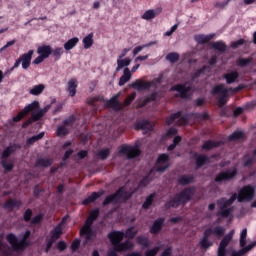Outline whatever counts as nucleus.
<instances>
[{
  "label": "nucleus",
  "mask_w": 256,
  "mask_h": 256,
  "mask_svg": "<svg viewBox=\"0 0 256 256\" xmlns=\"http://www.w3.org/2000/svg\"><path fill=\"white\" fill-rule=\"evenodd\" d=\"M250 107H252L251 103H247L244 107H237L233 112L234 117H239V115H243L245 109H249Z\"/></svg>",
  "instance_id": "obj_56"
},
{
  "label": "nucleus",
  "mask_w": 256,
  "mask_h": 256,
  "mask_svg": "<svg viewBox=\"0 0 256 256\" xmlns=\"http://www.w3.org/2000/svg\"><path fill=\"white\" fill-rule=\"evenodd\" d=\"M225 231L226 229L223 226H215L213 228H208L205 230V232H207V234H209L210 237L211 235H213L217 239H221V237H225Z\"/></svg>",
  "instance_id": "obj_19"
},
{
  "label": "nucleus",
  "mask_w": 256,
  "mask_h": 256,
  "mask_svg": "<svg viewBox=\"0 0 256 256\" xmlns=\"http://www.w3.org/2000/svg\"><path fill=\"white\" fill-rule=\"evenodd\" d=\"M155 173V168H152L149 171V174L147 176H145L143 179L140 180L139 182V187H147V185H149V183H151V181H153V174Z\"/></svg>",
  "instance_id": "obj_34"
},
{
  "label": "nucleus",
  "mask_w": 256,
  "mask_h": 256,
  "mask_svg": "<svg viewBox=\"0 0 256 256\" xmlns=\"http://www.w3.org/2000/svg\"><path fill=\"white\" fill-rule=\"evenodd\" d=\"M220 145H221V142L219 141L207 140L203 143L202 149L204 151H211V149H216Z\"/></svg>",
  "instance_id": "obj_35"
},
{
  "label": "nucleus",
  "mask_w": 256,
  "mask_h": 256,
  "mask_svg": "<svg viewBox=\"0 0 256 256\" xmlns=\"http://www.w3.org/2000/svg\"><path fill=\"white\" fill-rule=\"evenodd\" d=\"M63 53H65V51L62 47H58L52 50V55L55 61H59V59H61V57L63 56Z\"/></svg>",
  "instance_id": "obj_52"
},
{
  "label": "nucleus",
  "mask_w": 256,
  "mask_h": 256,
  "mask_svg": "<svg viewBox=\"0 0 256 256\" xmlns=\"http://www.w3.org/2000/svg\"><path fill=\"white\" fill-rule=\"evenodd\" d=\"M133 247H135V245H133V243H131L129 240H126L125 242H120L118 245H116L114 250L118 253H123L133 249Z\"/></svg>",
  "instance_id": "obj_26"
},
{
  "label": "nucleus",
  "mask_w": 256,
  "mask_h": 256,
  "mask_svg": "<svg viewBox=\"0 0 256 256\" xmlns=\"http://www.w3.org/2000/svg\"><path fill=\"white\" fill-rule=\"evenodd\" d=\"M207 69H209V66H203L201 69L194 72L191 75L192 80L199 79V77H201V75H203V73H205V71H207Z\"/></svg>",
  "instance_id": "obj_57"
},
{
  "label": "nucleus",
  "mask_w": 256,
  "mask_h": 256,
  "mask_svg": "<svg viewBox=\"0 0 256 256\" xmlns=\"http://www.w3.org/2000/svg\"><path fill=\"white\" fill-rule=\"evenodd\" d=\"M63 235V227H61V224H58L52 231H51V239L54 241H57V239H60Z\"/></svg>",
  "instance_id": "obj_38"
},
{
  "label": "nucleus",
  "mask_w": 256,
  "mask_h": 256,
  "mask_svg": "<svg viewBox=\"0 0 256 256\" xmlns=\"http://www.w3.org/2000/svg\"><path fill=\"white\" fill-rule=\"evenodd\" d=\"M233 235H235V230H231L223 237L218 247L217 256H227V246L233 240Z\"/></svg>",
  "instance_id": "obj_11"
},
{
  "label": "nucleus",
  "mask_w": 256,
  "mask_h": 256,
  "mask_svg": "<svg viewBox=\"0 0 256 256\" xmlns=\"http://www.w3.org/2000/svg\"><path fill=\"white\" fill-rule=\"evenodd\" d=\"M43 91H45V85L43 84H38L35 85L32 89H30L29 93L30 95H41V93H43Z\"/></svg>",
  "instance_id": "obj_44"
},
{
  "label": "nucleus",
  "mask_w": 256,
  "mask_h": 256,
  "mask_svg": "<svg viewBox=\"0 0 256 256\" xmlns=\"http://www.w3.org/2000/svg\"><path fill=\"white\" fill-rule=\"evenodd\" d=\"M37 53L45 59H49V56L53 53V48L50 45H42L37 48Z\"/></svg>",
  "instance_id": "obj_25"
},
{
  "label": "nucleus",
  "mask_w": 256,
  "mask_h": 256,
  "mask_svg": "<svg viewBox=\"0 0 256 256\" xmlns=\"http://www.w3.org/2000/svg\"><path fill=\"white\" fill-rule=\"evenodd\" d=\"M178 184L182 185L183 187H185V185H191V183H193V181H195V176L190 175H182L178 178Z\"/></svg>",
  "instance_id": "obj_36"
},
{
  "label": "nucleus",
  "mask_w": 256,
  "mask_h": 256,
  "mask_svg": "<svg viewBox=\"0 0 256 256\" xmlns=\"http://www.w3.org/2000/svg\"><path fill=\"white\" fill-rule=\"evenodd\" d=\"M136 243L138 245H142V247H146V248L150 247V245H151V242L149 241V238L144 237V236H138L136 238Z\"/></svg>",
  "instance_id": "obj_50"
},
{
  "label": "nucleus",
  "mask_w": 256,
  "mask_h": 256,
  "mask_svg": "<svg viewBox=\"0 0 256 256\" xmlns=\"http://www.w3.org/2000/svg\"><path fill=\"white\" fill-rule=\"evenodd\" d=\"M101 197V193L99 192H92L90 196L83 200L82 204L89 205L90 203H95L97 199Z\"/></svg>",
  "instance_id": "obj_40"
},
{
  "label": "nucleus",
  "mask_w": 256,
  "mask_h": 256,
  "mask_svg": "<svg viewBox=\"0 0 256 256\" xmlns=\"http://www.w3.org/2000/svg\"><path fill=\"white\" fill-rule=\"evenodd\" d=\"M111 155V149L110 148H103L97 153V157L101 159V161L107 160V158Z\"/></svg>",
  "instance_id": "obj_46"
},
{
  "label": "nucleus",
  "mask_w": 256,
  "mask_h": 256,
  "mask_svg": "<svg viewBox=\"0 0 256 256\" xmlns=\"http://www.w3.org/2000/svg\"><path fill=\"white\" fill-rule=\"evenodd\" d=\"M119 153L120 155H126L127 159H135L141 155V149L137 145L123 144L119 149Z\"/></svg>",
  "instance_id": "obj_9"
},
{
  "label": "nucleus",
  "mask_w": 256,
  "mask_h": 256,
  "mask_svg": "<svg viewBox=\"0 0 256 256\" xmlns=\"http://www.w3.org/2000/svg\"><path fill=\"white\" fill-rule=\"evenodd\" d=\"M255 197V187L252 185L244 186L237 196V193H234L230 199L225 197L217 200L218 211L216 213L217 217L222 219H228V217L233 213L234 209L231 207L238 200V203H243V201H253Z\"/></svg>",
  "instance_id": "obj_1"
},
{
  "label": "nucleus",
  "mask_w": 256,
  "mask_h": 256,
  "mask_svg": "<svg viewBox=\"0 0 256 256\" xmlns=\"http://www.w3.org/2000/svg\"><path fill=\"white\" fill-rule=\"evenodd\" d=\"M37 109H39V101H34L31 104H28L16 116L13 117L14 123H19L23 117L29 115V113L33 111H37Z\"/></svg>",
  "instance_id": "obj_10"
},
{
  "label": "nucleus",
  "mask_w": 256,
  "mask_h": 256,
  "mask_svg": "<svg viewBox=\"0 0 256 256\" xmlns=\"http://www.w3.org/2000/svg\"><path fill=\"white\" fill-rule=\"evenodd\" d=\"M153 201H155V193H152L146 197V200L142 204V209H149V207L153 205Z\"/></svg>",
  "instance_id": "obj_49"
},
{
  "label": "nucleus",
  "mask_w": 256,
  "mask_h": 256,
  "mask_svg": "<svg viewBox=\"0 0 256 256\" xmlns=\"http://www.w3.org/2000/svg\"><path fill=\"white\" fill-rule=\"evenodd\" d=\"M75 121H76L75 116H74V115H71V116H69L67 119H65V120L63 121V125H64L65 127H73V125L75 124Z\"/></svg>",
  "instance_id": "obj_60"
},
{
  "label": "nucleus",
  "mask_w": 256,
  "mask_h": 256,
  "mask_svg": "<svg viewBox=\"0 0 256 256\" xmlns=\"http://www.w3.org/2000/svg\"><path fill=\"white\" fill-rule=\"evenodd\" d=\"M82 43L84 45V49H91V47H93V33H90L84 37Z\"/></svg>",
  "instance_id": "obj_42"
},
{
  "label": "nucleus",
  "mask_w": 256,
  "mask_h": 256,
  "mask_svg": "<svg viewBox=\"0 0 256 256\" xmlns=\"http://www.w3.org/2000/svg\"><path fill=\"white\" fill-rule=\"evenodd\" d=\"M77 87H79V82L75 78H71L66 87L69 97H75L77 95Z\"/></svg>",
  "instance_id": "obj_21"
},
{
  "label": "nucleus",
  "mask_w": 256,
  "mask_h": 256,
  "mask_svg": "<svg viewBox=\"0 0 256 256\" xmlns=\"http://www.w3.org/2000/svg\"><path fill=\"white\" fill-rule=\"evenodd\" d=\"M254 247H256V240L248 244L246 247L238 250L237 252H233L231 256H243L245 253H249V251H251V249Z\"/></svg>",
  "instance_id": "obj_33"
},
{
  "label": "nucleus",
  "mask_w": 256,
  "mask_h": 256,
  "mask_svg": "<svg viewBox=\"0 0 256 256\" xmlns=\"http://www.w3.org/2000/svg\"><path fill=\"white\" fill-rule=\"evenodd\" d=\"M162 11L163 9L161 8L147 10L143 13L142 19H144L145 21H151V19H155L157 15H161Z\"/></svg>",
  "instance_id": "obj_24"
},
{
  "label": "nucleus",
  "mask_w": 256,
  "mask_h": 256,
  "mask_svg": "<svg viewBox=\"0 0 256 256\" xmlns=\"http://www.w3.org/2000/svg\"><path fill=\"white\" fill-rule=\"evenodd\" d=\"M1 165L3 167V169H5L8 173H11V171H13V169H15V165H13V163H7L6 160H2L1 161Z\"/></svg>",
  "instance_id": "obj_59"
},
{
  "label": "nucleus",
  "mask_w": 256,
  "mask_h": 256,
  "mask_svg": "<svg viewBox=\"0 0 256 256\" xmlns=\"http://www.w3.org/2000/svg\"><path fill=\"white\" fill-rule=\"evenodd\" d=\"M56 135L58 137H65L66 135H69V129L63 124L62 126L57 128Z\"/></svg>",
  "instance_id": "obj_55"
},
{
  "label": "nucleus",
  "mask_w": 256,
  "mask_h": 256,
  "mask_svg": "<svg viewBox=\"0 0 256 256\" xmlns=\"http://www.w3.org/2000/svg\"><path fill=\"white\" fill-rule=\"evenodd\" d=\"M90 233H93V229H91L90 225L84 224L80 230V235H89Z\"/></svg>",
  "instance_id": "obj_64"
},
{
  "label": "nucleus",
  "mask_w": 256,
  "mask_h": 256,
  "mask_svg": "<svg viewBox=\"0 0 256 256\" xmlns=\"http://www.w3.org/2000/svg\"><path fill=\"white\" fill-rule=\"evenodd\" d=\"M29 237H31V231L27 230L20 241H18L17 236L13 233L8 234L6 239L14 251H25V248L31 245V241L28 240Z\"/></svg>",
  "instance_id": "obj_3"
},
{
  "label": "nucleus",
  "mask_w": 256,
  "mask_h": 256,
  "mask_svg": "<svg viewBox=\"0 0 256 256\" xmlns=\"http://www.w3.org/2000/svg\"><path fill=\"white\" fill-rule=\"evenodd\" d=\"M108 239L111 242V245L115 247L116 245L120 244L123 239H125V232L114 230L108 233Z\"/></svg>",
  "instance_id": "obj_14"
},
{
  "label": "nucleus",
  "mask_w": 256,
  "mask_h": 256,
  "mask_svg": "<svg viewBox=\"0 0 256 256\" xmlns=\"http://www.w3.org/2000/svg\"><path fill=\"white\" fill-rule=\"evenodd\" d=\"M43 137H45V132H40L38 135H34V136L28 138L26 143H27V145L31 146L34 143H37V141H40V139H42Z\"/></svg>",
  "instance_id": "obj_48"
},
{
  "label": "nucleus",
  "mask_w": 256,
  "mask_h": 256,
  "mask_svg": "<svg viewBox=\"0 0 256 256\" xmlns=\"http://www.w3.org/2000/svg\"><path fill=\"white\" fill-rule=\"evenodd\" d=\"M195 195V187L184 188L180 193L174 195V198L165 203L166 209H177L180 205H187Z\"/></svg>",
  "instance_id": "obj_2"
},
{
  "label": "nucleus",
  "mask_w": 256,
  "mask_h": 256,
  "mask_svg": "<svg viewBox=\"0 0 256 256\" xmlns=\"http://www.w3.org/2000/svg\"><path fill=\"white\" fill-rule=\"evenodd\" d=\"M196 168L197 169H201V167H203L204 165H207V163H209V156L205 155V154H200L198 156H196Z\"/></svg>",
  "instance_id": "obj_32"
},
{
  "label": "nucleus",
  "mask_w": 256,
  "mask_h": 256,
  "mask_svg": "<svg viewBox=\"0 0 256 256\" xmlns=\"http://www.w3.org/2000/svg\"><path fill=\"white\" fill-rule=\"evenodd\" d=\"M247 245V228H244L240 234V247H242V249H245V246Z\"/></svg>",
  "instance_id": "obj_51"
},
{
  "label": "nucleus",
  "mask_w": 256,
  "mask_h": 256,
  "mask_svg": "<svg viewBox=\"0 0 256 256\" xmlns=\"http://www.w3.org/2000/svg\"><path fill=\"white\" fill-rule=\"evenodd\" d=\"M212 39H215V34H197L194 36V41H196V43H198V45H205L207 43H209V41H211Z\"/></svg>",
  "instance_id": "obj_23"
},
{
  "label": "nucleus",
  "mask_w": 256,
  "mask_h": 256,
  "mask_svg": "<svg viewBox=\"0 0 256 256\" xmlns=\"http://www.w3.org/2000/svg\"><path fill=\"white\" fill-rule=\"evenodd\" d=\"M132 194L125 190L124 187H120L115 193L106 196L104 201L102 202L103 207H107V205H117L121 199L124 201H129L131 199Z\"/></svg>",
  "instance_id": "obj_4"
},
{
  "label": "nucleus",
  "mask_w": 256,
  "mask_h": 256,
  "mask_svg": "<svg viewBox=\"0 0 256 256\" xmlns=\"http://www.w3.org/2000/svg\"><path fill=\"white\" fill-rule=\"evenodd\" d=\"M191 117L193 114L185 113L183 114L182 111H178L176 113L171 114L168 118H166V125H173L176 119H178V125H189V121H191Z\"/></svg>",
  "instance_id": "obj_8"
},
{
  "label": "nucleus",
  "mask_w": 256,
  "mask_h": 256,
  "mask_svg": "<svg viewBox=\"0 0 256 256\" xmlns=\"http://www.w3.org/2000/svg\"><path fill=\"white\" fill-rule=\"evenodd\" d=\"M53 162V158H38L36 159L35 167H51V165H53Z\"/></svg>",
  "instance_id": "obj_29"
},
{
  "label": "nucleus",
  "mask_w": 256,
  "mask_h": 256,
  "mask_svg": "<svg viewBox=\"0 0 256 256\" xmlns=\"http://www.w3.org/2000/svg\"><path fill=\"white\" fill-rule=\"evenodd\" d=\"M167 169H169V154H160L157 158L154 171H157L158 173H165Z\"/></svg>",
  "instance_id": "obj_12"
},
{
  "label": "nucleus",
  "mask_w": 256,
  "mask_h": 256,
  "mask_svg": "<svg viewBox=\"0 0 256 256\" xmlns=\"http://www.w3.org/2000/svg\"><path fill=\"white\" fill-rule=\"evenodd\" d=\"M223 79H225L227 85H233V83H238L239 81V72L232 70L223 74Z\"/></svg>",
  "instance_id": "obj_20"
},
{
  "label": "nucleus",
  "mask_w": 256,
  "mask_h": 256,
  "mask_svg": "<svg viewBox=\"0 0 256 256\" xmlns=\"http://www.w3.org/2000/svg\"><path fill=\"white\" fill-rule=\"evenodd\" d=\"M166 60L171 63H177V61H179V54L177 52H171L167 54Z\"/></svg>",
  "instance_id": "obj_58"
},
{
  "label": "nucleus",
  "mask_w": 256,
  "mask_h": 256,
  "mask_svg": "<svg viewBox=\"0 0 256 256\" xmlns=\"http://www.w3.org/2000/svg\"><path fill=\"white\" fill-rule=\"evenodd\" d=\"M170 91H177L175 97H181V99H187V93L191 91V86H187V84H176L170 88Z\"/></svg>",
  "instance_id": "obj_13"
},
{
  "label": "nucleus",
  "mask_w": 256,
  "mask_h": 256,
  "mask_svg": "<svg viewBox=\"0 0 256 256\" xmlns=\"http://www.w3.org/2000/svg\"><path fill=\"white\" fill-rule=\"evenodd\" d=\"M77 43H79V38L74 37L72 39H69L65 44H64V49L65 51H71L74 47L77 46Z\"/></svg>",
  "instance_id": "obj_41"
},
{
  "label": "nucleus",
  "mask_w": 256,
  "mask_h": 256,
  "mask_svg": "<svg viewBox=\"0 0 256 256\" xmlns=\"http://www.w3.org/2000/svg\"><path fill=\"white\" fill-rule=\"evenodd\" d=\"M44 116H45V114H43V112L41 110H39L38 112L32 113L31 119L35 123L37 121H40Z\"/></svg>",
  "instance_id": "obj_62"
},
{
  "label": "nucleus",
  "mask_w": 256,
  "mask_h": 256,
  "mask_svg": "<svg viewBox=\"0 0 256 256\" xmlns=\"http://www.w3.org/2000/svg\"><path fill=\"white\" fill-rule=\"evenodd\" d=\"M253 63V58H243V57H239L236 60V65L237 67H249L250 64Z\"/></svg>",
  "instance_id": "obj_39"
},
{
  "label": "nucleus",
  "mask_w": 256,
  "mask_h": 256,
  "mask_svg": "<svg viewBox=\"0 0 256 256\" xmlns=\"http://www.w3.org/2000/svg\"><path fill=\"white\" fill-rule=\"evenodd\" d=\"M210 47L219 53H225V51H227V44L223 42V40L212 42Z\"/></svg>",
  "instance_id": "obj_28"
},
{
  "label": "nucleus",
  "mask_w": 256,
  "mask_h": 256,
  "mask_svg": "<svg viewBox=\"0 0 256 256\" xmlns=\"http://www.w3.org/2000/svg\"><path fill=\"white\" fill-rule=\"evenodd\" d=\"M21 149V144L19 143H10L8 147H6L2 152V159H9L13 153L19 151Z\"/></svg>",
  "instance_id": "obj_16"
},
{
  "label": "nucleus",
  "mask_w": 256,
  "mask_h": 256,
  "mask_svg": "<svg viewBox=\"0 0 256 256\" xmlns=\"http://www.w3.org/2000/svg\"><path fill=\"white\" fill-rule=\"evenodd\" d=\"M152 101H157V92H153L151 95L146 97L140 104V107H146V105H149V103H152Z\"/></svg>",
  "instance_id": "obj_47"
},
{
  "label": "nucleus",
  "mask_w": 256,
  "mask_h": 256,
  "mask_svg": "<svg viewBox=\"0 0 256 256\" xmlns=\"http://www.w3.org/2000/svg\"><path fill=\"white\" fill-rule=\"evenodd\" d=\"M135 229V227H130V228H128L127 230H126V233L124 234V237L126 238V239H135V237H136V235H137V233H138V231L137 230H134Z\"/></svg>",
  "instance_id": "obj_53"
},
{
  "label": "nucleus",
  "mask_w": 256,
  "mask_h": 256,
  "mask_svg": "<svg viewBox=\"0 0 256 256\" xmlns=\"http://www.w3.org/2000/svg\"><path fill=\"white\" fill-rule=\"evenodd\" d=\"M243 163V167H251L255 161V158L250 157L249 154H246L243 156L242 158Z\"/></svg>",
  "instance_id": "obj_54"
},
{
  "label": "nucleus",
  "mask_w": 256,
  "mask_h": 256,
  "mask_svg": "<svg viewBox=\"0 0 256 256\" xmlns=\"http://www.w3.org/2000/svg\"><path fill=\"white\" fill-rule=\"evenodd\" d=\"M23 205V202L21 200H17V199H9L7 200L4 205L3 208L7 209L8 211H13V209H21V206Z\"/></svg>",
  "instance_id": "obj_22"
},
{
  "label": "nucleus",
  "mask_w": 256,
  "mask_h": 256,
  "mask_svg": "<svg viewBox=\"0 0 256 256\" xmlns=\"http://www.w3.org/2000/svg\"><path fill=\"white\" fill-rule=\"evenodd\" d=\"M106 106H108L109 109H113V111H121V109H123V106H121V102H119L117 96H113L111 100H108L106 102Z\"/></svg>",
  "instance_id": "obj_27"
},
{
  "label": "nucleus",
  "mask_w": 256,
  "mask_h": 256,
  "mask_svg": "<svg viewBox=\"0 0 256 256\" xmlns=\"http://www.w3.org/2000/svg\"><path fill=\"white\" fill-rule=\"evenodd\" d=\"M130 79H131V70H129V68H125L124 74L120 77L118 85L120 87H123V85H125V83H128Z\"/></svg>",
  "instance_id": "obj_37"
},
{
  "label": "nucleus",
  "mask_w": 256,
  "mask_h": 256,
  "mask_svg": "<svg viewBox=\"0 0 256 256\" xmlns=\"http://www.w3.org/2000/svg\"><path fill=\"white\" fill-rule=\"evenodd\" d=\"M211 95H220L218 98V107H225L229 102V90L225 87V84H217L211 90Z\"/></svg>",
  "instance_id": "obj_5"
},
{
  "label": "nucleus",
  "mask_w": 256,
  "mask_h": 256,
  "mask_svg": "<svg viewBox=\"0 0 256 256\" xmlns=\"http://www.w3.org/2000/svg\"><path fill=\"white\" fill-rule=\"evenodd\" d=\"M237 175H238L237 167H233L216 174L214 181L215 183H218V185H222V183H228L229 181H234V179L237 178Z\"/></svg>",
  "instance_id": "obj_7"
},
{
  "label": "nucleus",
  "mask_w": 256,
  "mask_h": 256,
  "mask_svg": "<svg viewBox=\"0 0 256 256\" xmlns=\"http://www.w3.org/2000/svg\"><path fill=\"white\" fill-rule=\"evenodd\" d=\"M210 237L211 236L209 234H207V232L204 231V236L199 242L201 249L207 250V249H209V247H213V242H211L209 240Z\"/></svg>",
  "instance_id": "obj_31"
},
{
  "label": "nucleus",
  "mask_w": 256,
  "mask_h": 256,
  "mask_svg": "<svg viewBox=\"0 0 256 256\" xmlns=\"http://www.w3.org/2000/svg\"><path fill=\"white\" fill-rule=\"evenodd\" d=\"M159 251H161V247L155 246L154 248L147 250L145 252V256H157V253H159Z\"/></svg>",
  "instance_id": "obj_63"
},
{
  "label": "nucleus",
  "mask_w": 256,
  "mask_h": 256,
  "mask_svg": "<svg viewBox=\"0 0 256 256\" xmlns=\"http://www.w3.org/2000/svg\"><path fill=\"white\" fill-rule=\"evenodd\" d=\"M135 131H145L144 133H148V131H153V125L149 120H140L134 125Z\"/></svg>",
  "instance_id": "obj_18"
},
{
  "label": "nucleus",
  "mask_w": 256,
  "mask_h": 256,
  "mask_svg": "<svg viewBox=\"0 0 256 256\" xmlns=\"http://www.w3.org/2000/svg\"><path fill=\"white\" fill-rule=\"evenodd\" d=\"M33 217V210L31 208L26 209V211L23 214V219L25 223H29V221H32L31 218Z\"/></svg>",
  "instance_id": "obj_61"
},
{
  "label": "nucleus",
  "mask_w": 256,
  "mask_h": 256,
  "mask_svg": "<svg viewBox=\"0 0 256 256\" xmlns=\"http://www.w3.org/2000/svg\"><path fill=\"white\" fill-rule=\"evenodd\" d=\"M98 218H99V208H96L90 212L84 224L90 225V227H92L93 223H95V221H97Z\"/></svg>",
  "instance_id": "obj_30"
},
{
  "label": "nucleus",
  "mask_w": 256,
  "mask_h": 256,
  "mask_svg": "<svg viewBox=\"0 0 256 256\" xmlns=\"http://www.w3.org/2000/svg\"><path fill=\"white\" fill-rule=\"evenodd\" d=\"M163 227H165V218H157L152 226H150V233L151 235H159L161 231L163 230Z\"/></svg>",
  "instance_id": "obj_15"
},
{
  "label": "nucleus",
  "mask_w": 256,
  "mask_h": 256,
  "mask_svg": "<svg viewBox=\"0 0 256 256\" xmlns=\"http://www.w3.org/2000/svg\"><path fill=\"white\" fill-rule=\"evenodd\" d=\"M245 138V133L241 131H235L231 135L228 136V141H239V139H244Z\"/></svg>",
  "instance_id": "obj_45"
},
{
  "label": "nucleus",
  "mask_w": 256,
  "mask_h": 256,
  "mask_svg": "<svg viewBox=\"0 0 256 256\" xmlns=\"http://www.w3.org/2000/svg\"><path fill=\"white\" fill-rule=\"evenodd\" d=\"M130 87H132V89H136L137 91H145L153 87V82H145L143 80L137 79L130 84Z\"/></svg>",
  "instance_id": "obj_17"
},
{
  "label": "nucleus",
  "mask_w": 256,
  "mask_h": 256,
  "mask_svg": "<svg viewBox=\"0 0 256 256\" xmlns=\"http://www.w3.org/2000/svg\"><path fill=\"white\" fill-rule=\"evenodd\" d=\"M117 68L116 71H121V69H123V67H129V65H131V59L129 58H125V59H121L119 58L117 60Z\"/></svg>",
  "instance_id": "obj_43"
},
{
  "label": "nucleus",
  "mask_w": 256,
  "mask_h": 256,
  "mask_svg": "<svg viewBox=\"0 0 256 256\" xmlns=\"http://www.w3.org/2000/svg\"><path fill=\"white\" fill-rule=\"evenodd\" d=\"M33 55H35V50H29L26 53L20 55L14 62L13 69H19L22 65V69L27 71L31 67V61L33 59Z\"/></svg>",
  "instance_id": "obj_6"
}]
</instances>
